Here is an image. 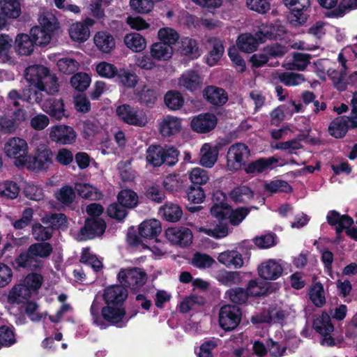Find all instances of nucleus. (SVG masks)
<instances>
[{"mask_svg":"<svg viewBox=\"0 0 357 357\" xmlns=\"http://www.w3.org/2000/svg\"><path fill=\"white\" fill-rule=\"evenodd\" d=\"M163 218L172 222H176L181 218L183 211L180 206L176 204H165L160 210Z\"/></svg>","mask_w":357,"mask_h":357,"instance_id":"42","label":"nucleus"},{"mask_svg":"<svg viewBox=\"0 0 357 357\" xmlns=\"http://www.w3.org/2000/svg\"><path fill=\"white\" fill-rule=\"evenodd\" d=\"M261 43L258 37L250 33H243L236 40L238 47L244 52L250 53L255 51Z\"/></svg>","mask_w":357,"mask_h":357,"instance_id":"39","label":"nucleus"},{"mask_svg":"<svg viewBox=\"0 0 357 357\" xmlns=\"http://www.w3.org/2000/svg\"><path fill=\"white\" fill-rule=\"evenodd\" d=\"M75 130L66 125H56L51 127L50 138L52 141L60 144H71L76 139Z\"/></svg>","mask_w":357,"mask_h":357,"instance_id":"11","label":"nucleus"},{"mask_svg":"<svg viewBox=\"0 0 357 357\" xmlns=\"http://www.w3.org/2000/svg\"><path fill=\"white\" fill-rule=\"evenodd\" d=\"M282 266L275 259L265 261L258 266V274L264 280H275L283 273Z\"/></svg>","mask_w":357,"mask_h":357,"instance_id":"15","label":"nucleus"},{"mask_svg":"<svg viewBox=\"0 0 357 357\" xmlns=\"http://www.w3.org/2000/svg\"><path fill=\"white\" fill-rule=\"evenodd\" d=\"M312 56L308 54L294 53L292 63H289L286 67L289 70H304L310 63Z\"/></svg>","mask_w":357,"mask_h":357,"instance_id":"55","label":"nucleus"},{"mask_svg":"<svg viewBox=\"0 0 357 357\" xmlns=\"http://www.w3.org/2000/svg\"><path fill=\"white\" fill-rule=\"evenodd\" d=\"M219 150L217 146L204 144L200 151V164L206 167H211L218 160Z\"/></svg>","mask_w":357,"mask_h":357,"instance_id":"32","label":"nucleus"},{"mask_svg":"<svg viewBox=\"0 0 357 357\" xmlns=\"http://www.w3.org/2000/svg\"><path fill=\"white\" fill-rule=\"evenodd\" d=\"M158 95L155 89L144 86L138 93V100L141 104L152 107L157 100Z\"/></svg>","mask_w":357,"mask_h":357,"instance_id":"56","label":"nucleus"},{"mask_svg":"<svg viewBox=\"0 0 357 357\" xmlns=\"http://www.w3.org/2000/svg\"><path fill=\"white\" fill-rule=\"evenodd\" d=\"M162 231L161 223L155 219L144 220L138 227V232L142 238H154Z\"/></svg>","mask_w":357,"mask_h":357,"instance_id":"26","label":"nucleus"},{"mask_svg":"<svg viewBox=\"0 0 357 357\" xmlns=\"http://www.w3.org/2000/svg\"><path fill=\"white\" fill-rule=\"evenodd\" d=\"M310 299L317 307H323L326 303L324 286L320 282H315L309 291Z\"/></svg>","mask_w":357,"mask_h":357,"instance_id":"48","label":"nucleus"},{"mask_svg":"<svg viewBox=\"0 0 357 357\" xmlns=\"http://www.w3.org/2000/svg\"><path fill=\"white\" fill-rule=\"evenodd\" d=\"M217 118L213 114L205 113L195 116L191 121L192 129L199 133H206L215 128Z\"/></svg>","mask_w":357,"mask_h":357,"instance_id":"17","label":"nucleus"},{"mask_svg":"<svg viewBox=\"0 0 357 357\" xmlns=\"http://www.w3.org/2000/svg\"><path fill=\"white\" fill-rule=\"evenodd\" d=\"M273 78L289 86L301 84L305 80L303 75L292 72H277L273 74Z\"/></svg>","mask_w":357,"mask_h":357,"instance_id":"46","label":"nucleus"},{"mask_svg":"<svg viewBox=\"0 0 357 357\" xmlns=\"http://www.w3.org/2000/svg\"><path fill=\"white\" fill-rule=\"evenodd\" d=\"M178 152L174 147L164 148L160 145H151L146 150V161L153 167L162 164L173 166L178 162Z\"/></svg>","mask_w":357,"mask_h":357,"instance_id":"2","label":"nucleus"},{"mask_svg":"<svg viewBox=\"0 0 357 357\" xmlns=\"http://www.w3.org/2000/svg\"><path fill=\"white\" fill-rule=\"evenodd\" d=\"M60 72L63 74L70 75L77 71L79 68V63L74 59L65 57L60 59L56 63Z\"/></svg>","mask_w":357,"mask_h":357,"instance_id":"63","label":"nucleus"},{"mask_svg":"<svg viewBox=\"0 0 357 357\" xmlns=\"http://www.w3.org/2000/svg\"><path fill=\"white\" fill-rule=\"evenodd\" d=\"M15 264L17 267L26 268L31 271H39L42 266L39 261L29 252V250L26 252H21L15 259Z\"/></svg>","mask_w":357,"mask_h":357,"instance_id":"34","label":"nucleus"},{"mask_svg":"<svg viewBox=\"0 0 357 357\" xmlns=\"http://www.w3.org/2000/svg\"><path fill=\"white\" fill-rule=\"evenodd\" d=\"M178 51L181 54L190 56L192 59L200 56L197 41L190 38H185L182 40Z\"/></svg>","mask_w":357,"mask_h":357,"instance_id":"49","label":"nucleus"},{"mask_svg":"<svg viewBox=\"0 0 357 357\" xmlns=\"http://www.w3.org/2000/svg\"><path fill=\"white\" fill-rule=\"evenodd\" d=\"M106 229L105 220L100 218H86L84 227L80 229V234L85 239H92L102 236Z\"/></svg>","mask_w":357,"mask_h":357,"instance_id":"14","label":"nucleus"},{"mask_svg":"<svg viewBox=\"0 0 357 357\" xmlns=\"http://www.w3.org/2000/svg\"><path fill=\"white\" fill-rule=\"evenodd\" d=\"M181 128V119L170 115L165 116L159 125V131L163 137L174 135L179 132Z\"/></svg>","mask_w":357,"mask_h":357,"instance_id":"28","label":"nucleus"},{"mask_svg":"<svg viewBox=\"0 0 357 357\" xmlns=\"http://www.w3.org/2000/svg\"><path fill=\"white\" fill-rule=\"evenodd\" d=\"M28 250L29 252L31 254L34 258L37 257L47 258L52 254L53 248L50 243L38 242L29 245Z\"/></svg>","mask_w":357,"mask_h":357,"instance_id":"50","label":"nucleus"},{"mask_svg":"<svg viewBox=\"0 0 357 357\" xmlns=\"http://www.w3.org/2000/svg\"><path fill=\"white\" fill-rule=\"evenodd\" d=\"M208 45L212 47L207 56V63L213 66L220 60L224 52V47L220 40L216 38H209L207 40Z\"/></svg>","mask_w":357,"mask_h":357,"instance_id":"35","label":"nucleus"},{"mask_svg":"<svg viewBox=\"0 0 357 357\" xmlns=\"http://www.w3.org/2000/svg\"><path fill=\"white\" fill-rule=\"evenodd\" d=\"M284 3L292 12L291 21L295 22L298 24H302L307 20L304 12L306 11L310 6V0H284Z\"/></svg>","mask_w":357,"mask_h":357,"instance_id":"16","label":"nucleus"},{"mask_svg":"<svg viewBox=\"0 0 357 357\" xmlns=\"http://www.w3.org/2000/svg\"><path fill=\"white\" fill-rule=\"evenodd\" d=\"M242 319V310L239 306L231 304L222 305L219 311L218 322L225 331H232L240 324Z\"/></svg>","mask_w":357,"mask_h":357,"instance_id":"5","label":"nucleus"},{"mask_svg":"<svg viewBox=\"0 0 357 357\" xmlns=\"http://www.w3.org/2000/svg\"><path fill=\"white\" fill-rule=\"evenodd\" d=\"M165 236L172 243L182 248L187 247L192 241V232L187 227H169L165 231Z\"/></svg>","mask_w":357,"mask_h":357,"instance_id":"12","label":"nucleus"},{"mask_svg":"<svg viewBox=\"0 0 357 357\" xmlns=\"http://www.w3.org/2000/svg\"><path fill=\"white\" fill-rule=\"evenodd\" d=\"M69 34L73 40L83 43L89 38L90 31L82 22H76L70 26Z\"/></svg>","mask_w":357,"mask_h":357,"instance_id":"44","label":"nucleus"},{"mask_svg":"<svg viewBox=\"0 0 357 357\" xmlns=\"http://www.w3.org/2000/svg\"><path fill=\"white\" fill-rule=\"evenodd\" d=\"M38 151V154L33 162V169L36 171L45 170L52 164V152L46 147Z\"/></svg>","mask_w":357,"mask_h":357,"instance_id":"38","label":"nucleus"},{"mask_svg":"<svg viewBox=\"0 0 357 357\" xmlns=\"http://www.w3.org/2000/svg\"><path fill=\"white\" fill-rule=\"evenodd\" d=\"M3 150L6 156L15 160L17 167L24 166L28 160V144L20 137L9 138L4 144Z\"/></svg>","mask_w":357,"mask_h":357,"instance_id":"4","label":"nucleus"},{"mask_svg":"<svg viewBox=\"0 0 357 357\" xmlns=\"http://www.w3.org/2000/svg\"><path fill=\"white\" fill-rule=\"evenodd\" d=\"M20 188L12 180H5L0 183V197L6 199H15L18 196Z\"/></svg>","mask_w":357,"mask_h":357,"instance_id":"54","label":"nucleus"},{"mask_svg":"<svg viewBox=\"0 0 357 357\" xmlns=\"http://www.w3.org/2000/svg\"><path fill=\"white\" fill-rule=\"evenodd\" d=\"M40 220L43 225H49L53 232L55 230H65L68 227L67 216L62 213H50L45 214Z\"/></svg>","mask_w":357,"mask_h":357,"instance_id":"27","label":"nucleus"},{"mask_svg":"<svg viewBox=\"0 0 357 357\" xmlns=\"http://www.w3.org/2000/svg\"><path fill=\"white\" fill-rule=\"evenodd\" d=\"M118 279L132 291H137L146 284L147 274L141 268L121 269L118 273Z\"/></svg>","mask_w":357,"mask_h":357,"instance_id":"7","label":"nucleus"},{"mask_svg":"<svg viewBox=\"0 0 357 357\" xmlns=\"http://www.w3.org/2000/svg\"><path fill=\"white\" fill-rule=\"evenodd\" d=\"M292 188L291 185L284 180H272L270 183L264 185V190L270 195L282 192H290Z\"/></svg>","mask_w":357,"mask_h":357,"instance_id":"60","label":"nucleus"},{"mask_svg":"<svg viewBox=\"0 0 357 357\" xmlns=\"http://www.w3.org/2000/svg\"><path fill=\"white\" fill-rule=\"evenodd\" d=\"M117 201L127 208H134L139 204V197L132 190L124 189L119 192Z\"/></svg>","mask_w":357,"mask_h":357,"instance_id":"45","label":"nucleus"},{"mask_svg":"<svg viewBox=\"0 0 357 357\" xmlns=\"http://www.w3.org/2000/svg\"><path fill=\"white\" fill-rule=\"evenodd\" d=\"M164 101L166 106L171 110L179 109L184 102L181 94L175 91H168L165 96Z\"/></svg>","mask_w":357,"mask_h":357,"instance_id":"58","label":"nucleus"},{"mask_svg":"<svg viewBox=\"0 0 357 357\" xmlns=\"http://www.w3.org/2000/svg\"><path fill=\"white\" fill-rule=\"evenodd\" d=\"M94 44L98 50L105 54H109L116 47L114 36L107 31H98L93 37Z\"/></svg>","mask_w":357,"mask_h":357,"instance_id":"25","label":"nucleus"},{"mask_svg":"<svg viewBox=\"0 0 357 357\" xmlns=\"http://www.w3.org/2000/svg\"><path fill=\"white\" fill-rule=\"evenodd\" d=\"M93 324L101 329H105L109 325L117 326L122 323L126 316V309L121 305H107L101 307L99 303L95 301L90 307Z\"/></svg>","mask_w":357,"mask_h":357,"instance_id":"1","label":"nucleus"},{"mask_svg":"<svg viewBox=\"0 0 357 357\" xmlns=\"http://www.w3.org/2000/svg\"><path fill=\"white\" fill-rule=\"evenodd\" d=\"M203 96L209 103L216 106L223 105L228 100L227 92L215 86H206L203 91Z\"/></svg>","mask_w":357,"mask_h":357,"instance_id":"24","label":"nucleus"},{"mask_svg":"<svg viewBox=\"0 0 357 357\" xmlns=\"http://www.w3.org/2000/svg\"><path fill=\"white\" fill-rule=\"evenodd\" d=\"M353 124V119L351 116H338L331 122L328 126V132L335 138H342L349 128H357Z\"/></svg>","mask_w":357,"mask_h":357,"instance_id":"18","label":"nucleus"},{"mask_svg":"<svg viewBox=\"0 0 357 357\" xmlns=\"http://www.w3.org/2000/svg\"><path fill=\"white\" fill-rule=\"evenodd\" d=\"M36 294L23 282L15 285L10 291L9 300L11 303H22Z\"/></svg>","mask_w":357,"mask_h":357,"instance_id":"29","label":"nucleus"},{"mask_svg":"<svg viewBox=\"0 0 357 357\" xmlns=\"http://www.w3.org/2000/svg\"><path fill=\"white\" fill-rule=\"evenodd\" d=\"M278 160L274 157L261 158L250 162L244 169L247 174L257 176L273 169Z\"/></svg>","mask_w":357,"mask_h":357,"instance_id":"19","label":"nucleus"},{"mask_svg":"<svg viewBox=\"0 0 357 357\" xmlns=\"http://www.w3.org/2000/svg\"><path fill=\"white\" fill-rule=\"evenodd\" d=\"M116 114L123 123L137 127H144L149 121L146 114L137 107L123 104L116 109Z\"/></svg>","mask_w":357,"mask_h":357,"instance_id":"6","label":"nucleus"},{"mask_svg":"<svg viewBox=\"0 0 357 357\" xmlns=\"http://www.w3.org/2000/svg\"><path fill=\"white\" fill-rule=\"evenodd\" d=\"M220 263L228 268H240L243 265L242 255L237 250H227L220 253L218 257Z\"/></svg>","mask_w":357,"mask_h":357,"instance_id":"30","label":"nucleus"},{"mask_svg":"<svg viewBox=\"0 0 357 357\" xmlns=\"http://www.w3.org/2000/svg\"><path fill=\"white\" fill-rule=\"evenodd\" d=\"M280 288L278 283H274L266 280L259 279L251 280L248 282L246 289L249 292L250 297H259L271 294Z\"/></svg>","mask_w":357,"mask_h":357,"instance_id":"13","label":"nucleus"},{"mask_svg":"<svg viewBox=\"0 0 357 357\" xmlns=\"http://www.w3.org/2000/svg\"><path fill=\"white\" fill-rule=\"evenodd\" d=\"M59 86L57 76L49 70L38 89L44 91L49 95H54L59 91Z\"/></svg>","mask_w":357,"mask_h":357,"instance_id":"43","label":"nucleus"},{"mask_svg":"<svg viewBox=\"0 0 357 357\" xmlns=\"http://www.w3.org/2000/svg\"><path fill=\"white\" fill-rule=\"evenodd\" d=\"M226 297L232 303L233 305H242L245 304L249 298V292L247 289L235 287L230 288L225 292Z\"/></svg>","mask_w":357,"mask_h":357,"instance_id":"37","label":"nucleus"},{"mask_svg":"<svg viewBox=\"0 0 357 357\" xmlns=\"http://www.w3.org/2000/svg\"><path fill=\"white\" fill-rule=\"evenodd\" d=\"M250 155V149L245 144L236 143L231 145L227 151V168L231 171L240 169Z\"/></svg>","mask_w":357,"mask_h":357,"instance_id":"9","label":"nucleus"},{"mask_svg":"<svg viewBox=\"0 0 357 357\" xmlns=\"http://www.w3.org/2000/svg\"><path fill=\"white\" fill-rule=\"evenodd\" d=\"M190 181L192 183L186 190L188 199L193 204H201L205 199V193L201 185H205L208 180H199V182Z\"/></svg>","mask_w":357,"mask_h":357,"instance_id":"33","label":"nucleus"},{"mask_svg":"<svg viewBox=\"0 0 357 357\" xmlns=\"http://www.w3.org/2000/svg\"><path fill=\"white\" fill-rule=\"evenodd\" d=\"M49 70V68L43 65L29 66L24 71V77L28 82L38 89Z\"/></svg>","mask_w":357,"mask_h":357,"instance_id":"23","label":"nucleus"},{"mask_svg":"<svg viewBox=\"0 0 357 357\" xmlns=\"http://www.w3.org/2000/svg\"><path fill=\"white\" fill-rule=\"evenodd\" d=\"M103 300L107 305H116L123 306L128 297L126 290L120 285H114L107 287L103 294Z\"/></svg>","mask_w":357,"mask_h":357,"instance_id":"21","label":"nucleus"},{"mask_svg":"<svg viewBox=\"0 0 357 357\" xmlns=\"http://www.w3.org/2000/svg\"><path fill=\"white\" fill-rule=\"evenodd\" d=\"M31 231L33 238L38 242H45L50 240L53 235L52 229L49 225L44 226L39 222L32 225Z\"/></svg>","mask_w":357,"mask_h":357,"instance_id":"53","label":"nucleus"},{"mask_svg":"<svg viewBox=\"0 0 357 357\" xmlns=\"http://www.w3.org/2000/svg\"><path fill=\"white\" fill-rule=\"evenodd\" d=\"M52 33L39 26H36L30 30V36L36 45H47L51 40Z\"/></svg>","mask_w":357,"mask_h":357,"instance_id":"52","label":"nucleus"},{"mask_svg":"<svg viewBox=\"0 0 357 357\" xmlns=\"http://www.w3.org/2000/svg\"><path fill=\"white\" fill-rule=\"evenodd\" d=\"M91 78L84 73H78L70 79L72 86L79 91H85L90 84Z\"/></svg>","mask_w":357,"mask_h":357,"instance_id":"64","label":"nucleus"},{"mask_svg":"<svg viewBox=\"0 0 357 357\" xmlns=\"http://www.w3.org/2000/svg\"><path fill=\"white\" fill-rule=\"evenodd\" d=\"M216 218L218 220L217 222L215 221V224L214 225V227L202 228L201 231L205 234L215 238H224L228 234V222L220 218Z\"/></svg>","mask_w":357,"mask_h":357,"instance_id":"40","label":"nucleus"},{"mask_svg":"<svg viewBox=\"0 0 357 357\" xmlns=\"http://www.w3.org/2000/svg\"><path fill=\"white\" fill-rule=\"evenodd\" d=\"M202 85V78L197 71L190 70L183 73L178 80V86L181 89L195 91Z\"/></svg>","mask_w":357,"mask_h":357,"instance_id":"20","label":"nucleus"},{"mask_svg":"<svg viewBox=\"0 0 357 357\" xmlns=\"http://www.w3.org/2000/svg\"><path fill=\"white\" fill-rule=\"evenodd\" d=\"M35 45L31 36L25 33L18 34L15 40V51L18 54L22 56L31 54Z\"/></svg>","mask_w":357,"mask_h":357,"instance_id":"31","label":"nucleus"},{"mask_svg":"<svg viewBox=\"0 0 357 357\" xmlns=\"http://www.w3.org/2000/svg\"><path fill=\"white\" fill-rule=\"evenodd\" d=\"M42 109L57 120L61 119L65 115L64 104L62 99L47 98L42 104Z\"/></svg>","mask_w":357,"mask_h":357,"instance_id":"22","label":"nucleus"},{"mask_svg":"<svg viewBox=\"0 0 357 357\" xmlns=\"http://www.w3.org/2000/svg\"><path fill=\"white\" fill-rule=\"evenodd\" d=\"M231 199L236 204L247 203L254 197V192L246 185L234 188L229 193Z\"/></svg>","mask_w":357,"mask_h":357,"instance_id":"41","label":"nucleus"},{"mask_svg":"<svg viewBox=\"0 0 357 357\" xmlns=\"http://www.w3.org/2000/svg\"><path fill=\"white\" fill-rule=\"evenodd\" d=\"M56 199L65 206H70L75 199L76 195L70 185H64L55 192Z\"/></svg>","mask_w":357,"mask_h":357,"instance_id":"51","label":"nucleus"},{"mask_svg":"<svg viewBox=\"0 0 357 357\" xmlns=\"http://www.w3.org/2000/svg\"><path fill=\"white\" fill-rule=\"evenodd\" d=\"M40 27L45 29L48 31L52 33L58 28V22L56 17L48 11H43L38 18Z\"/></svg>","mask_w":357,"mask_h":357,"instance_id":"61","label":"nucleus"},{"mask_svg":"<svg viewBox=\"0 0 357 357\" xmlns=\"http://www.w3.org/2000/svg\"><path fill=\"white\" fill-rule=\"evenodd\" d=\"M312 328L314 331L321 335V344L328 347L335 345V339L332 336L334 331V326L331 321V315L326 311H323L318 317L314 319L312 322Z\"/></svg>","mask_w":357,"mask_h":357,"instance_id":"8","label":"nucleus"},{"mask_svg":"<svg viewBox=\"0 0 357 357\" xmlns=\"http://www.w3.org/2000/svg\"><path fill=\"white\" fill-rule=\"evenodd\" d=\"M144 196L150 201L160 204L165 198L164 190L158 185H151L145 187Z\"/></svg>","mask_w":357,"mask_h":357,"instance_id":"57","label":"nucleus"},{"mask_svg":"<svg viewBox=\"0 0 357 357\" xmlns=\"http://www.w3.org/2000/svg\"><path fill=\"white\" fill-rule=\"evenodd\" d=\"M150 54L153 59L158 61H166L172 57L173 48L161 41L153 43L150 47Z\"/></svg>","mask_w":357,"mask_h":357,"instance_id":"36","label":"nucleus"},{"mask_svg":"<svg viewBox=\"0 0 357 357\" xmlns=\"http://www.w3.org/2000/svg\"><path fill=\"white\" fill-rule=\"evenodd\" d=\"M286 27L280 22L274 24H262L259 26L256 32V36L259 38L261 43L266 40L282 39L286 34Z\"/></svg>","mask_w":357,"mask_h":357,"instance_id":"10","label":"nucleus"},{"mask_svg":"<svg viewBox=\"0 0 357 357\" xmlns=\"http://www.w3.org/2000/svg\"><path fill=\"white\" fill-rule=\"evenodd\" d=\"M158 38L160 41L172 47L178 40L179 35L174 29L170 27H164L159 29L158 32Z\"/></svg>","mask_w":357,"mask_h":357,"instance_id":"62","label":"nucleus"},{"mask_svg":"<svg viewBox=\"0 0 357 357\" xmlns=\"http://www.w3.org/2000/svg\"><path fill=\"white\" fill-rule=\"evenodd\" d=\"M215 263V259L210 255L196 252L192 259V265L199 269L211 268Z\"/></svg>","mask_w":357,"mask_h":357,"instance_id":"59","label":"nucleus"},{"mask_svg":"<svg viewBox=\"0 0 357 357\" xmlns=\"http://www.w3.org/2000/svg\"><path fill=\"white\" fill-rule=\"evenodd\" d=\"M250 211V209L245 207H240L234 211L225 202L215 204L211 208V213L213 217L226 220L228 223L234 226L238 225Z\"/></svg>","mask_w":357,"mask_h":357,"instance_id":"3","label":"nucleus"},{"mask_svg":"<svg viewBox=\"0 0 357 357\" xmlns=\"http://www.w3.org/2000/svg\"><path fill=\"white\" fill-rule=\"evenodd\" d=\"M125 45L133 52H141L146 47V40L137 33L127 34L124 38Z\"/></svg>","mask_w":357,"mask_h":357,"instance_id":"47","label":"nucleus"}]
</instances>
